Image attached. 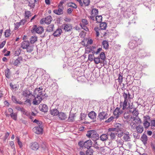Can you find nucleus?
I'll return each mask as SVG.
<instances>
[{
    "label": "nucleus",
    "instance_id": "f257e3e1",
    "mask_svg": "<svg viewBox=\"0 0 155 155\" xmlns=\"http://www.w3.org/2000/svg\"><path fill=\"white\" fill-rule=\"evenodd\" d=\"M42 93V88L39 87L35 89L34 92L35 98L33 101L34 105H37L41 103L42 100V97L44 96Z\"/></svg>",
    "mask_w": 155,
    "mask_h": 155
},
{
    "label": "nucleus",
    "instance_id": "f03ea898",
    "mask_svg": "<svg viewBox=\"0 0 155 155\" xmlns=\"http://www.w3.org/2000/svg\"><path fill=\"white\" fill-rule=\"evenodd\" d=\"M21 47L23 49H26L27 52H31L33 50L34 45L30 44L28 41H25L21 43Z\"/></svg>",
    "mask_w": 155,
    "mask_h": 155
},
{
    "label": "nucleus",
    "instance_id": "7ed1b4c3",
    "mask_svg": "<svg viewBox=\"0 0 155 155\" xmlns=\"http://www.w3.org/2000/svg\"><path fill=\"white\" fill-rule=\"evenodd\" d=\"M130 126L131 127V129L135 130L136 129L137 132L139 133H141L143 131L144 128L143 127L140 125H139L137 126L136 125V124L134 123H130Z\"/></svg>",
    "mask_w": 155,
    "mask_h": 155
},
{
    "label": "nucleus",
    "instance_id": "20e7f679",
    "mask_svg": "<svg viewBox=\"0 0 155 155\" xmlns=\"http://www.w3.org/2000/svg\"><path fill=\"white\" fill-rule=\"evenodd\" d=\"M94 30L96 32V36L98 37L100 35V32L101 33L102 37H104L106 35L107 33V31L105 29H100L98 27H96L94 28Z\"/></svg>",
    "mask_w": 155,
    "mask_h": 155
},
{
    "label": "nucleus",
    "instance_id": "39448f33",
    "mask_svg": "<svg viewBox=\"0 0 155 155\" xmlns=\"http://www.w3.org/2000/svg\"><path fill=\"white\" fill-rule=\"evenodd\" d=\"M44 31L43 28L41 26L37 27L35 25L33 26L31 30V32L33 33H36L39 34H41Z\"/></svg>",
    "mask_w": 155,
    "mask_h": 155
},
{
    "label": "nucleus",
    "instance_id": "423d86ee",
    "mask_svg": "<svg viewBox=\"0 0 155 155\" xmlns=\"http://www.w3.org/2000/svg\"><path fill=\"white\" fill-rule=\"evenodd\" d=\"M108 117V114L105 112L103 111L99 113L98 117L100 120L102 121L106 119Z\"/></svg>",
    "mask_w": 155,
    "mask_h": 155
},
{
    "label": "nucleus",
    "instance_id": "0eeeda50",
    "mask_svg": "<svg viewBox=\"0 0 155 155\" xmlns=\"http://www.w3.org/2000/svg\"><path fill=\"white\" fill-rule=\"evenodd\" d=\"M52 20V17L51 16H48L45 18L41 19L40 21V23L43 24L44 23L46 24H49Z\"/></svg>",
    "mask_w": 155,
    "mask_h": 155
},
{
    "label": "nucleus",
    "instance_id": "6e6552de",
    "mask_svg": "<svg viewBox=\"0 0 155 155\" xmlns=\"http://www.w3.org/2000/svg\"><path fill=\"white\" fill-rule=\"evenodd\" d=\"M131 119L133 120L132 121L131 123H134L136 125L140 124L141 122V119L139 118L138 117H134L131 116Z\"/></svg>",
    "mask_w": 155,
    "mask_h": 155
},
{
    "label": "nucleus",
    "instance_id": "1a4fd4ad",
    "mask_svg": "<svg viewBox=\"0 0 155 155\" xmlns=\"http://www.w3.org/2000/svg\"><path fill=\"white\" fill-rule=\"evenodd\" d=\"M30 148L34 150H36L38 149L39 147V144L36 142H32L30 144Z\"/></svg>",
    "mask_w": 155,
    "mask_h": 155
},
{
    "label": "nucleus",
    "instance_id": "9d476101",
    "mask_svg": "<svg viewBox=\"0 0 155 155\" xmlns=\"http://www.w3.org/2000/svg\"><path fill=\"white\" fill-rule=\"evenodd\" d=\"M138 41L135 39L132 40L129 43L128 45L131 49H133L138 45Z\"/></svg>",
    "mask_w": 155,
    "mask_h": 155
},
{
    "label": "nucleus",
    "instance_id": "9b49d317",
    "mask_svg": "<svg viewBox=\"0 0 155 155\" xmlns=\"http://www.w3.org/2000/svg\"><path fill=\"white\" fill-rule=\"evenodd\" d=\"M43 127H35L33 129V131L37 134H42L43 133Z\"/></svg>",
    "mask_w": 155,
    "mask_h": 155
},
{
    "label": "nucleus",
    "instance_id": "f8f14e48",
    "mask_svg": "<svg viewBox=\"0 0 155 155\" xmlns=\"http://www.w3.org/2000/svg\"><path fill=\"white\" fill-rule=\"evenodd\" d=\"M62 28L66 31H71L72 29V26L69 24H64Z\"/></svg>",
    "mask_w": 155,
    "mask_h": 155
},
{
    "label": "nucleus",
    "instance_id": "ddd939ff",
    "mask_svg": "<svg viewBox=\"0 0 155 155\" xmlns=\"http://www.w3.org/2000/svg\"><path fill=\"white\" fill-rule=\"evenodd\" d=\"M98 13V10L96 8H93L92 9L91 15L90 16V18L93 20H94V17Z\"/></svg>",
    "mask_w": 155,
    "mask_h": 155
},
{
    "label": "nucleus",
    "instance_id": "4468645a",
    "mask_svg": "<svg viewBox=\"0 0 155 155\" xmlns=\"http://www.w3.org/2000/svg\"><path fill=\"white\" fill-rule=\"evenodd\" d=\"M123 96L124 98V100L129 101L130 99L132 98V97H130V94L127 90L126 92H124Z\"/></svg>",
    "mask_w": 155,
    "mask_h": 155
},
{
    "label": "nucleus",
    "instance_id": "2eb2a0df",
    "mask_svg": "<svg viewBox=\"0 0 155 155\" xmlns=\"http://www.w3.org/2000/svg\"><path fill=\"white\" fill-rule=\"evenodd\" d=\"M40 110L43 112H46L48 111V107L46 104H40L39 107Z\"/></svg>",
    "mask_w": 155,
    "mask_h": 155
},
{
    "label": "nucleus",
    "instance_id": "dca6fc26",
    "mask_svg": "<svg viewBox=\"0 0 155 155\" xmlns=\"http://www.w3.org/2000/svg\"><path fill=\"white\" fill-rule=\"evenodd\" d=\"M92 142L91 140H89L84 142V147L87 149L91 147L92 144Z\"/></svg>",
    "mask_w": 155,
    "mask_h": 155
},
{
    "label": "nucleus",
    "instance_id": "f3484780",
    "mask_svg": "<svg viewBox=\"0 0 155 155\" xmlns=\"http://www.w3.org/2000/svg\"><path fill=\"white\" fill-rule=\"evenodd\" d=\"M58 116L59 119L62 120H65L67 118L66 114L63 112H59Z\"/></svg>",
    "mask_w": 155,
    "mask_h": 155
},
{
    "label": "nucleus",
    "instance_id": "a211bd4d",
    "mask_svg": "<svg viewBox=\"0 0 155 155\" xmlns=\"http://www.w3.org/2000/svg\"><path fill=\"white\" fill-rule=\"evenodd\" d=\"M121 114L120 109L118 107L116 108L114 111V114L116 117V118H117Z\"/></svg>",
    "mask_w": 155,
    "mask_h": 155
},
{
    "label": "nucleus",
    "instance_id": "6ab92c4d",
    "mask_svg": "<svg viewBox=\"0 0 155 155\" xmlns=\"http://www.w3.org/2000/svg\"><path fill=\"white\" fill-rule=\"evenodd\" d=\"M59 8L58 9H55L54 10L53 12L55 14L58 15H60L63 14V6L61 8L58 7Z\"/></svg>",
    "mask_w": 155,
    "mask_h": 155
},
{
    "label": "nucleus",
    "instance_id": "aec40b11",
    "mask_svg": "<svg viewBox=\"0 0 155 155\" xmlns=\"http://www.w3.org/2000/svg\"><path fill=\"white\" fill-rule=\"evenodd\" d=\"M115 127L117 128H116V131L117 132H119L118 130H121V129H123V125L119 123H116L114 125Z\"/></svg>",
    "mask_w": 155,
    "mask_h": 155
},
{
    "label": "nucleus",
    "instance_id": "412c9836",
    "mask_svg": "<svg viewBox=\"0 0 155 155\" xmlns=\"http://www.w3.org/2000/svg\"><path fill=\"white\" fill-rule=\"evenodd\" d=\"M62 31L61 29H57L53 33V35L54 37L59 36L62 33Z\"/></svg>",
    "mask_w": 155,
    "mask_h": 155
},
{
    "label": "nucleus",
    "instance_id": "4be33fe9",
    "mask_svg": "<svg viewBox=\"0 0 155 155\" xmlns=\"http://www.w3.org/2000/svg\"><path fill=\"white\" fill-rule=\"evenodd\" d=\"M59 113V111L55 108L51 109L50 110V113L53 116H56L58 115Z\"/></svg>",
    "mask_w": 155,
    "mask_h": 155
},
{
    "label": "nucleus",
    "instance_id": "5701e85b",
    "mask_svg": "<svg viewBox=\"0 0 155 155\" xmlns=\"http://www.w3.org/2000/svg\"><path fill=\"white\" fill-rule=\"evenodd\" d=\"M28 2V6L31 8H34L35 6V0H27Z\"/></svg>",
    "mask_w": 155,
    "mask_h": 155
},
{
    "label": "nucleus",
    "instance_id": "b1692460",
    "mask_svg": "<svg viewBox=\"0 0 155 155\" xmlns=\"http://www.w3.org/2000/svg\"><path fill=\"white\" fill-rule=\"evenodd\" d=\"M5 115L6 116L8 117L10 115L11 118L15 120H16L17 119V113H13V114H8L5 113Z\"/></svg>",
    "mask_w": 155,
    "mask_h": 155
},
{
    "label": "nucleus",
    "instance_id": "393cba45",
    "mask_svg": "<svg viewBox=\"0 0 155 155\" xmlns=\"http://www.w3.org/2000/svg\"><path fill=\"white\" fill-rule=\"evenodd\" d=\"M129 102L128 101L124 100L123 103V110H125L130 107L129 106Z\"/></svg>",
    "mask_w": 155,
    "mask_h": 155
},
{
    "label": "nucleus",
    "instance_id": "a878e982",
    "mask_svg": "<svg viewBox=\"0 0 155 155\" xmlns=\"http://www.w3.org/2000/svg\"><path fill=\"white\" fill-rule=\"evenodd\" d=\"M88 115L91 119H94L96 118V114L94 112L92 111L89 113Z\"/></svg>",
    "mask_w": 155,
    "mask_h": 155
},
{
    "label": "nucleus",
    "instance_id": "bb28decb",
    "mask_svg": "<svg viewBox=\"0 0 155 155\" xmlns=\"http://www.w3.org/2000/svg\"><path fill=\"white\" fill-rule=\"evenodd\" d=\"M141 140L143 143L145 145L147 143V136L145 134H143L141 138Z\"/></svg>",
    "mask_w": 155,
    "mask_h": 155
},
{
    "label": "nucleus",
    "instance_id": "cd10ccee",
    "mask_svg": "<svg viewBox=\"0 0 155 155\" xmlns=\"http://www.w3.org/2000/svg\"><path fill=\"white\" fill-rule=\"evenodd\" d=\"M75 116L74 114H70L68 119L69 122H72L74 121Z\"/></svg>",
    "mask_w": 155,
    "mask_h": 155
},
{
    "label": "nucleus",
    "instance_id": "c85d7f7f",
    "mask_svg": "<svg viewBox=\"0 0 155 155\" xmlns=\"http://www.w3.org/2000/svg\"><path fill=\"white\" fill-rule=\"evenodd\" d=\"M93 140H96L99 139V134L97 133L96 132L95 130V133L94 132L91 138Z\"/></svg>",
    "mask_w": 155,
    "mask_h": 155
},
{
    "label": "nucleus",
    "instance_id": "c756f323",
    "mask_svg": "<svg viewBox=\"0 0 155 155\" xmlns=\"http://www.w3.org/2000/svg\"><path fill=\"white\" fill-rule=\"evenodd\" d=\"M102 45L103 48L105 49H107L108 48V42L107 41H103L102 42Z\"/></svg>",
    "mask_w": 155,
    "mask_h": 155
},
{
    "label": "nucleus",
    "instance_id": "7c9ffc66",
    "mask_svg": "<svg viewBox=\"0 0 155 155\" xmlns=\"http://www.w3.org/2000/svg\"><path fill=\"white\" fill-rule=\"evenodd\" d=\"M31 13L30 11H26L25 12V17L26 19L29 18V17L31 16Z\"/></svg>",
    "mask_w": 155,
    "mask_h": 155
},
{
    "label": "nucleus",
    "instance_id": "2f4dec72",
    "mask_svg": "<svg viewBox=\"0 0 155 155\" xmlns=\"http://www.w3.org/2000/svg\"><path fill=\"white\" fill-rule=\"evenodd\" d=\"M37 40V37L36 36H32L30 39L31 44H34Z\"/></svg>",
    "mask_w": 155,
    "mask_h": 155
},
{
    "label": "nucleus",
    "instance_id": "473e14b6",
    "mask_svg": "<svg viewBox=\"0 0 155 155\" xmlns=\"http://www.w3.org/2000/svg\"><path fill=\"white\" fill-rule=\"evenodd\" d=\"M130 117L129 113H125L124 115V120L125 122H128Z\"/></svg>",
    "mask_w": 155,
    "mask_h": 155
},
{
    "label": "nucleus",
    "instance_id": "72a5a7b5",
    "mask_svg": "<svg viewBox=\"0 0 155 155\" xmlns=\"http://www.w3.org/2000/svg\"><path fill=\"white\" fill-rule=\"evenodd\" d=\"M95 133V130H90L87 132L86 136L89 138H91L94 133Z\"/></svg>",
    "mask_w": 155,
    "mask_h": 155
},
{
    "label": "nucleus",
    "instance_id": "f704fd0d",
    "mask_svg": "<svg viewBox=\"0 0 155 155\" xmlns=\"http://www.w3.org/2000/svg\"><path fill=\"white\" fill-rule=\"evenodd\" d=\"M98 57H99L100 59L103 61H104L106 58L105 54L104 52H101Z\"/></svg>",
    "mask_w": 155,
    "mask_h": 155
},
{
    "label": "nucleus",
    "instance_id": "c9c22d12",
    "mask_svg": "<svg viewBox=\"0 0 155 155\" xmlns=\"http://www.w3.org/2000/svg\"><path fill=\"white\" fill-rule=\"evenodd\" d=\"M107 26V24L105 22H102L100 24V29H106Z\"/></svg>",
    "mask_w": 155,
    "mask_h": 155
},
{
    "label": "nucleus",
    "instance_id": "e433bc0d",
    "mask_svg": "<svg viewBox=\"0 0 155 155\" xmlns=\"http://www.w3.org/2000/svg\"><path fill=\"white\" fill-rule=\"evenodd\" d=\"M100 138L102 141L106 140L108 138V136L106 134H103L100 137Z\"/></svg>",
    "mask_w": 155,
    "mask_h": 155
},
{
    "label": "nucleus",
    "instance_id": "4c0bfd02",
    "mask_svg": "<svg viewBox=\"0 0 155 155\" xmlns=\"http://www.w3.org/2000/svg\"><path fill=\"white\" fill-rule=\"evenodd\" d=\"M5 76L8 78H9L10 73V71L9 69L7 68L5 70Z\"/></svg>",
    "mask_w": 155,
    "mask_h": 155
},
{
    "label": "nucleus",
    "instance_id": "58836bf2",
    "mask_svg": "<svg viewBox=\"0 0 155 155\" xmlns=\"http://www.w3.org/2000/svg\"><path fill=\"white\" fill-rule=\"evenodd\" d=\"M22 61V59L21 58H18L16 59L14 61V64L16 66L18 65L21 62V61Z\"/></svg>",
    "mask_w": 155,
    "mask_h": 155
},
{
    "label": "nucleus",
    "instance_id": "ea45409f",
    "mask_svg": "<svg viewBox=\"0 0 155 155\" xmlns=\"http://www.w3.org/2000/svg\"><path fill=\"white\" fill-rule=\"evenodd\" d=\"M150 123L147 120H144L143 125L145 128H147L150 126Z\"/></svg>",
    "mask_w": 155,
    "mask_h": 155
},
{
    "label": "nucleus",
    "instance_id": "a19ab883",
    "mask_svg": "<svg viewBox=\"0 0 155 155\" xmlns=\"http://www.w3.org/2000/svg\"><path fill=\"white\" fill-rule=\"evenodd\" d=\"M54 25H48L47 28V31L51 32L53 31Z\"/></svg>",
    "mask_w": 155,
    "mask_h": 155
},
{
    "label": "nucleus",
    "instance_id": "79ce46f5",
    "mask_svg": "<svg viewBox=\"0 0 155 155\" xmlns=\"http://www.w3.org/2000/svg\"><path fill=\"white\" fill-rule=\"evenodd\" d=\"M94 62L96 64H98L99 63H102L99 57L96 58L94 57Z\"/></svg>",
    "mask_w": 155,
    "mask_h": 155
},
{
    "label": "nucleus",
    "instance_id": "37998d69",
    "mask_svg": "<svg viewBox=\"0 0 155 155\" xmlns=\"http://www.w3.org/2000/svg\"><path fill=\"white\" fill-rule=\"evenodd\" d=\"M93 150L91 148H89L86 151L87 155H93Z\"/></svg>",
    "mask_w": 155,
    "mask_h": 155
},
{
    "label": "nucleus",
    "instance_id": "c03bdc74",
    "mask_svg": "<svg viewBox=\"0 0 155 155\" xmlns=\"http://www.w3.org/2000/svg\"><path fill=\"white\" fill-rule=\"evenodd\" d=\"M95 19L97 22L100 23L102 21V17L101 15L96 16Z\"/></svg>",
    "mask_w": 155,
    "mask_h": 155
},
{
    "label": "nucleus",
    "instance_id": "a18cd8bd",
    "mask_svg": "<svg viewBox=\"0 0 155 155\" xmlns=\"http://www.w3.org/2000/svg\"><path fill=\"white\" fill-rule=\"evenodd\" d=\"M10 32L11 31L9 29L6 30L5 32V37H9L11 34Z\"/></svg>",
    "mask_w": 155,
    "mask_h": 155
},
{
    "label": "nucleus",
    "instance_id": "49530a36",
    "mask_svg": "<svg viewBox=\"0 0 155 155\" xmlns=\"http://www.w3.org/2000/svg\"><path fill=\"white\" fill-rule=\"evenodd\" d=\"M90 2V0H84L82 3L83 6L84 5L85 6H88L89 5Z\"/></svg>",
    "mask_w": 155,
    "mask_h": 155
},
{
    "label": "nucleus",
    "instance_id": "de8ad7c7",
    "mask_svg": "<svg viewBox=\"0 0 155 155\" xmlns=\"http://www.w3.org/2000/svg\"><path fill=\"white\" fill-rule=\"evenodd\" d=\"M123 79V78L122 75V74H119L118 77L117 79L119 84H121L122 83Z\"/></svg>",
    "mask_w": 155,
    "mask_h": 155
},
{
    "label": "nucleus",
    "instance_id": "09e8293b",
    "mask_svg": "<svg viewBox=\"0 0 155 155\" xmlns=\"http://www.w3.org/2000/svg\"><path fill=\"white\" fill-rule=\"evenodd\" d=\"M118 132H117L116 135L119 137H121L123 135L124 133L123 132V129H121V130H118Z\"/></svg>",
    "mask_w": 155,
    "mask_h": 155
},
{
    "label": "nucleus",
    "instance_id": "8fccbe9b",
    "mask_svg": "<svg viewBox=\"0 0 155 155\" xmlns=\"http://www.w3.org/2000/svg\"><path fill=\"white\" fill-rule=\"evenodd\" d=\"M123 138L124 140L126 141H129L130 140L129 135H124Z\"/></svg>",
    "mask_w": 155,
    "mask_h": 155
},
{
    "label": "nucleus",
    "instance_id": "3c124183",
    "mask_svg": "<svg viewBox=\"0 0 155 155\" xmlns=\"http://www.w3.org/2000/svg\"><path fill=\"white\" fill-rule=\"evenodd\" d=\"M68 5L69 7H72L74 8H76L77 6L76 5L73 3H69L68 4Z\"/></svg>",
    "mask_w": 155,
    "mask_h": 155
},
{
    "label": "nucleus",
    "instance_id": "603ef678",
    "mask_svg": "<svg viewBox=\"0 0 155 155\" xmlns=\"http://www.w3.org/2000/svg\"><path fill=\"white\" fill-rule=\"evenodd\" d=\"M81 27L82 28V29L85 30L86 31H89L88 28L86 26V25H82V23H80V24Z\"/></svg>",
    "mask_w": 155,
    "mask_h": 155
},
{
    "label": "nucleus",
    "instance_id": "864d4df0",
    "mask_svg": "<svg viewBox=\"0 0 155 155\" xmlns=\"http://www.w3.org/2000/svg\"><path fill=\"white\" fill-rule=\"evenodd\" d=\"M88 60L91 61L94 60V54H89L88 55Z\"/></svg>",
    "mask_w": 155,
    "mask_h": 155
},
{
    "label": "nucleus",
    "instance_id": "5fc2aeb1",
    "mask_svg": "<svg viewBox=\"0 0 155 155\" xmlns=\"http://www.w3.org/2000/svg\"><path fill=\"white\" fill-rule=\"evenodd\" d=\"M132 114L134 116H135L136 117H138L137 116L139 114L138 110H137L136 109H134L132 112Z\"/></svg>",
    "mask_w": 155,
    "mask_h": 155
},
{
    "label": "nucleus",
    "instance_id": "6e6d98bb",
    "mask_svg": "<svg viewBox=\"0 0 155 155\" xmlns=\"http://www.w3.org/2000/svg\"><path fill=\"white\" fill-rule=\"evenodd\" d=\"M93 147L97 149H99V147L98 144H97V141H95L94 143L93 144Z\"/></svg>",
    "mask_w": 155,
    "mask_h": 155
},
{
    "label": "nucleus",
    "instance_id": "4d7b16f0",
    "mask_svg": "<svg viewBox=\"0 0 155 155\" xmlns=\"http://www.w3.org/2000/svg\"><path fill=\"white\" fill-rule=\"evenodd\" d=\"M85 36V32L84 31H81L79 34V36L82 38H84Z\"/></svg>",
    "mask_w": 155,
    "mask_h": 155
},
{
    "label": "nucleus",
    "instance_id": "13d9d810",
    "mask_svg": "<svg viewBox=\"0 0 155 155\" xmlns=\"http://www.w3.org/2000/svg\"><path fill=\"white\" fill-rule=\"evenodd\" d=\"M117 143L118 144V146H119L120 147H121L123 144V143L122 141L121 140H117Z\"/></svg>",
    "mask_w": 155,
    "mask_h": 155
},
{
    "label": "nucleus",
    "instance_id": "bf43d9fd",
    "mask_svg": "<svg viewBox=\"0 0 155 155\" xmlns=\"http://www.w3.org/2000/svg\"><path fill=\"white\" fill-rule=\"evenodd\" d=\"M82 25H87L88 24V22L87 21V20L86 19H82L81 21V23Z\"/></svg>",
    "mask_w": 155,
    "mask_h": 155
},
{
    "label": "nucleus",
    "instance_id": "052dcab7",
    "mask_svg": "<svg viewBox=\"0 0 155 155\" xmlns=\"http://www.w3.org/2000/svg\"><path fill=\"white\" fill-rule=\"evenodd\" d=\"M10 86L11 87L12 89L14 90H16V89L17 88V87L15 85H14L12 83H11L10 84Z\"/></svg>",
    "mask_w": 155,
    "mask_h": 155
},
{
    "label": "nucleus",
    "instance_id": "680f3d73",
    "mask_svg": "<svg viewBox=\"0 0 155 155\" xmlns=\"http://www.w3.org/2000/svg\"><path fill=\"white\" fill-rule=\"evenodd\" d=\"M10 145L11 147L14 150H15L14 143L13 141H12L10 142Z\"/></svg>",
    "mask_w": 155,
    "mask_h": 155
},
{
    "label": "nucleus",
    "instance_id": "e2e57ef3",
    "mask_svg": "<svg viewBox=\"0 0 155 155\" xmlns=\"http://www.w3.org/2000/svg\"><path fill=\"white\" fill-rule=\"evenodd\" d=\"M102 50V48H99L96 51H94V52L93 53L95 54H98Z\"/></svg>",
    "mask_w": 155,
    "mask_h": 155
},
{
    "label": "nucleus",
    "instance_id": "0e129e2a",
    "mask_svg": "<svg viewBox=\"0 0 155 155\" xmlns=\"http://www.w3.org/2000/svg\"><path fill=\"white\" fill-rule=\"evenodd\" d=\"M114 117H111L109 118L107 120L105 121V122L106 123H110L111 122L112 120L114 119Z\"/></svg>",
    "mask_w": 155,
    "mask_h": 155
},
{
    "label": "nucleus",
    "instance_id": "69168bd1",
    "mask_svg": "<svg viewBox=\"0 0 155 155\" xmlns=\"http://www.w3.org/2000/svg\"><path fill=\"white\" fill-rule=\"evenodd\" d=\"M41 147L42 149L44 151L48 150L47 147L45 144H43L42 145Z\"/></svg>",
    "mask_w": 155,
    "mask_h": 155
},
{
    "label": "nucleus",
    "instance_id": "338daca9",
    "mask_svg": "<svg viewBox=\"0 0 155 155\" xmlns=\"http://www.w3.org/2000/svg\"><path fill=\"white\" fill-rule=\"evenodd\" d=\"M37 124L38 125L37 126L38 127H43V125L42 124V123L41 121H39L37 123Z\"/></svg>",
    "mask_w": 155,
    "mask_h": 155
},
{
    "label": "nucleus",
    "instance_id": "774afa93",
    "mask_svg": "<svg viewBox=\"0 0 155 155\" xmlns=\"http://www.w3.org/2000/svg\"><path fill=\"white\" fill-rule=\"evenodd\" d=\"M12 99L13 102L15 103H18V102L16 100V99L15 96H12Z\"/></svg>",
    "mask_w": 155,
    "mask_h": 155
}]
</instances>
